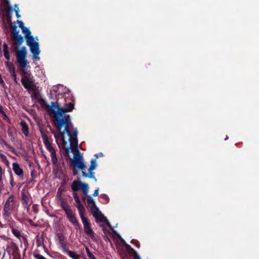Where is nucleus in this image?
<instances>
[{
  "instance_id": "nucleus-40",
  "label": "nucleus",
  "mask_w": 259,
  "mask_h": 259,
  "mask_svg": "<svg viewBox=\"0 0 259 259\" xmlns=\"http://www.w3.org/2000/svg\"><path fill=\"white\" fill-rule=\"evenodd\" d=\"M5 56V58H6L7 60H10V56L9 53L8 54L6 55H5V56Z\"/></svg>"
},
{
  "instance_id": "nucleus-26",
  "label": "nucleus",
  "mask_w": 259,
  "mask_h": 259,
  "mask_svg": "<svg viewBox=\"0 0 259 259\" xmlns=\"http://www.w3.org/2000/svg\"><path fill=\"white\" fill-rule=\"evenodd\" d=\"M33 256L36 259H47L45 257L39 253H34Z\"/></svg>"
},
{
  "instance_id": "nucleus-9",
  "label": "nucleus",
  "mask_w": 259,
  "mask_h": 259,
  "mask_svg": "<svg viewBox=\"0 0 259 259\" xmlns=\"http://www.w3.org/2000/svg\"><path fill=\"white\" fill-rule=\"evenodd\" d=\"M82 224L83 225L84 231L85 234L90 237L93 238L95 237L94 233L91 228V226L90 222L87 218L84 216V214L80 216Z\"/></svg>"
},
{
  "instance_id": "nucleus-21",
  "label": "nucleus",
  "mask_w": 259,
  "mask_h": 259,
  "mask_svg": "<svg viewBox=\"0 0 259 259\" xmlns=\"http://www.w3.org/2000/svg\"><path fill=\"white\" fill-rule=\"evenodd\" d=\"M12 233L18 239H19V240L21 239V238L22 237V235H21V233L19 230H18L15 228H12Z\"/></svg>"
},
{
  "instance_id": "nucleus-38",
  "label": "nucleus",
  "mask_w": 259,
  "mask_h": 259,
  "mask_svg": "<svg viewBox=\"0 0 259 259\" xmlns=\"http://www.w3.org/2000/svg\"><path fill=\"white\" fill-rule=\"evenodd\" d=\"M15 11L16 13V12H18V13H19V9L16 4L15 5Z\"/></svg>"
},
{
  "instance_id": "nucleus-36",
  "label": "nucleus",
  "mask_w": 259,
  "mask_h": 259,
  "mask_svg": "<svg viewBox=\"0 0 259 259\" xmlns=\"http://www.w3.org/2000/svg\"><path fill=\"white\" fill-rule=\"evenodd\" d=\"M88 256L90 257V259H94L95 258V256L92 253H89Z\"/></svg>"
},
{
  "instance_id": "nucleus-45",
  "label": "nucleus",
  "mask_w": 259,
  "mask_h": 259,
  "mask_svg": "<svg viewBox=\"0 0 259 259\" xmlns=\"http://www.w3.org/2000/svg\"><path fill=\"white\" fill-rule=\"evenodd\" d=\"M16 16L18 18H19L20 17V15H19V13H18V12H16Z\"/></svg>"
},
{
  "instance_id": "nucleus-18",
  "label": "nucleus",
  "mask_w": 259,
  "mask_h": 259,
  "mask_svg": "<svg viewBox=\"0 0 259 259\" xmlns=\"http://www.w3.org/2000/svg\"><path fill=\"white\" fill-rule=\"evenodd\" d=\"M23 204L24 207L28 209L29 207L30 206L31 203L29 202V199L28 197L25 195L23 194L22 196Z\"/></svg>"
},
{
  "instance_id": "nucleus-19",
  "label": "nucleus",
  "mask_w": 259,
  "mask_h": 259,
  "mask_svg": "<svg viewBox=\"0 0 259 259\" xmlns=\"http://www.w3.org/2000/svg\"><path fill=\"white\" fill-rule=\"evenodd\" d=\"M64 252L72 259H78L79 256V255L74 251H72L66 249L64 251Z\"/></svg>"
},
{
  "instance_id": "nucleus-10",
  "label": "nucleus",
  "mask_w": 259,
  "mask_h": 259,
  "mask_svg": "<svg viewBox=\"0 0 259 259\" xmlns=\"http://www.w3.org/2000/svg\"><path fill=\"white\" fill-rule=\"evenodd\" d=\"M66 91L67 89H65L62 85L54 86L50 91L51 98H53V95L57 96V95H61L62 94H64L65 95Z\"/></svg>"
},
{
  "instance_id": "nucleus-34",
  "label": "nucleus",
  "mask_w": 259,
  "mask_h": 259,
  "mask_svg": "<svg viewBox=\"0 0 259 259\" xmlns=\"http://www.w3.org/2000/svg\"><path fill=\"white\" fill-rule=\"evenodd\" d=\"M73 198H74L75 200H76V199H79L78 195L77 194V193L75 192V193H73Z\"/></svg>"
},
{
  "instance_id": "nucleus-12",
  "label": "nucleus",
  "mask_w": 259,
  "mask_h": 259,
  "mask_svg": "<svg viewBox=\"0 0 259 259\" xmlns=\"http://www.w3.org/2000/svg\"><path fill=\"white\" fill-rule=\"evenodd\" d=\"M13 165V170L14 171L15 174L19 176L22 177H23V169L20 167L19 164L17 162H14L12 164Z\"/></svg>"
},
{
  "instance_id": "nucleus-5",
  "label": "nucleus",
  "mask_w": 259,
  "mask_h": 259,
  "mask_svg": "<svg viewBox=\"0 0 259 259\" xmlns=\"http://www.w3.org/2000/svg\"><path fill=\"white\" fill-rule=\"evenodd\" d=\"M87 203L89 205V208L93 215L95 218L97 222L105 223L109 227H111L110 223L108 222L107 219L103 215L96 206L94 199L91 196H88L86 199Z\"/></svg>"
},
{
  "instance_id": "nucleus-33",
  "label": "nucleus",
  "mask_w": 259,
  "mask_h": 259,
  "mask_svg": "<svg viewBox=\"0 0 259 259\" xmlns=\"http://www.w3.org/2000/svg\"><path fill=\"white\" fill-rule=\"evenodd\" d=\"M98 194H99V188H97V189H96L93 194V195L94 196H97L98 195Z\"/></svg>"
},
{
  "instance_id": "nucleus-31",
  "label": "nucleus",
  "mask_w": 259,
  "mask_h": 259,
  "mask_svg": "<svg viewBox=\"0 0 259 259\" xmlns=\"http://www.w3.org/2000/svg\"><path fill=\"white\" fill-rule=\"evenodd\" d=\"M0 158L4 162L5 160H6L7 158V156L3 153H0Z\"/></svg>"
},
{
  "instance_id": "nucleus-23",
  "label": "nucleus",
  "mask_w": 259,
  "mask_h": 259,
  "mask_svg": "<svg viewBox=\"0 0 259 259\" xmlns=\"http://www.w3.org/2000/svg\"><path fill=\"white\" fill-rule=\"evenodd\" d=\"M8 65L9 66L10 73H11V75H13V73H16L15 71V67L14 65L11 63H9Z\"/></svg>"
},
{
  "instance_id": "nucleus-8",
  "label": "nucleus",
  "mask_w": 259,
  "mask_h": 259,
  "mask_svg": "<svg viewBox=\"0 0 259 259\" xmlns=\"http://www.w3.org/2000/svg\"><path fill=\"white\" fill-rule=\"evenodd\" d=\"M71 188L72 191L74 192H76L80 189H81L84 195H87L88 193V185L85 183H82L79 180L73 181L71 185Z\"/></svg>"
},
{
  "instance_id": "nucleus-49",
  "label": "nucleus",
  "mask_w": 259,
  "mask_h": 259,
  "mask_svg": "<svg viewBox=\"0 0 259 259\" xmlns=\"http://www.w3.org/2000/svg\"><path fill=\"white\" fill-rule=\"evenodd\" d=\"M50 216H51V217H54V215H50Z\"/></svg>"
},
{
  "instance_id": "nucleus-32",
  "label": "nucleus",
  "mask_w": 259,
  "mask_h": 259,
  "mask_svg": "<svg viewBox=\"0 0 259 259\" xmlns=\"http://www.w3.org/2000/svg\"><path fill=\"white\" fill-rule=\"evenodd\" d=\"M13 78L14 79V82L16 83H18V81L17 80V75L16 73H13V75H12Z\"/></svg>"
},
{
  "instance_id": "nucleus-14",
  "label": "nucleus",
  "mask_w": 259,
  "mask_h": 259,
  "mask_svg": "<svg viewBox=\"0 0 259 259\" xmlns=\"http://www.w3.org/2000/svg\"><path fill=\"white\" fill-rule=\"evenodd\" d=\"M20 125L21 126V131L22 133L26 136H29V127L26 122L22 120L20 122Z\"/></svg>"
},
{
  "instance_id": "nucleus-37",
  "label": "nucleus",
  "mask_w": 259,
  "mask_h": 259,
  "mask_svg": "<svg viewBox=\"0 0 259 259\" xmlns=\"http://www.w3.org/2000/svg\"><path fill=\"white\" fill-rule=\"evenodd\" d=\"M4 162L6 164V165L7 166H9L10 165V162L8 160V158L6 159V160H5L4 161Z\"/></svg>"
},
{
  "instance_id": "nucleus-47",
  "label": "nucleus",
  "mask_w": 259,
  "mask_h": 259,
  "mask_svg": "<svg viewBox=\"0 0 259 259\" xmlns=\"http://www.w3.org/2000/svg\"><path fill=\"white\" fill-rule=\"evenodd\" d=\"M4 171H5V170L3 169L2 167L0 165V172Z\"/></svg>"
},
{
  "instance_id": "nucleus-46",
  "label": "nucleus",
  "mask_w": 259,
  "mask_h": 259,
  "mask_svg": "<svg viewBox=\"0 0 259 259\" xmlns=\"http://www.w3.org/2000/svg\"><path fill=\"white\" fill-rule=\"evenodd\" d=\"M10 183H11V186L13 187V178L11 179Z\"/></svg>"
},
{
  "instance_id": "nucleus-35",
  "label": "nucleus",
  "mask_w": 259,
  "mask_h": 259,
  "mask_svg": "<svg viewBox=\"0 0 259 259\" xmlns=\"http://www.w3.org/2000/svg\"><path fill=\"white\" fill-rule=\"evenodd\" d=\"M125 247H126L127 250H130L134 251V249L131 247V246L130 245L127 244H125Z\"/></svg>"
},
{
  "instance_id": "nucleus-44",
  "label": "nucleus",
  "mask_w": 259,
  "mask_h": 259,
  "mask_svg": "<svg viewBox=\"0 0 259 259\" xmlns=\"http://www.w3.org/2000/svg\"><path fill=\"white\" fill-rule=\"evenodd\" d=\"M62 190L61 189V187H60V188L58 189L57 194H58L59 193L61 194V192H62Z\"/></svg>"
},
{
  "instance_id": "nucleus-39",
  "label": "nucleus",
  "mask_w": 259,
  "mask_h": 259,
  "mask_svg": "<svg viewBox=\"0 0 259 259\" xmlns=\"http://www.w3.org/2000/svg\"><path fill=\"white\" fill-rule=\"evenodd\" d=\"M0 84H4V81L2 77V75L0 74Z\"/></svg>"
},
{
  "instance_id": "nucleus-20",
  "label": "nucleus",
  "mask_w": 259,
  "mask_h": 259,
  "mask_svg": "<svg viewBox=\"0 0 259 259\" xmlns=\"http://www.w3.org/2000/svg\"><path fill=\"white\" fill-rule=\"evenodd\" d=\"M13 36L18 45H21L23 42V38L19 33L16 32Z\"/></svg>"
},
{
  "instance_id": "nucleus-42",
  "label": "nucleus",
  "mask_w": 259,
  "mask_h": 259,
  "mask_svg": "<svg viewBox=\"0 0 259 259\" xmlns=\"http://www.w3.org/2000/svg\"><path fill=\"white\" fill-rule=\"evenodd\" d=\"M134 257L135 259H141L140 256L136 253H135Z\"/></svg>"
},
{
  "instance_id": "nucleus-30",
  "label": "nucleus",
  "mask_w": 259,
  "mask_h": 259,
  "mask_svg": "<svg viewBox=\"0 0 259 259\" xmlns=\"http://www.w3.org/2000/svg\"><path fill=\"white\" fill-rule=\"evenodd\" d=\"M31 176L33 178H35L37 177V172H36V170H35L34 169H33L31 171Z\"/></svg>"
},
{
  "instance_id": "nucleus-3",
  "label": "nucleus",
  "mask_w": 259,
  "mask_h": 259,
  "mask_svg": "<svg viewBox=\"0 0 259 259\" xmlns=\"http://www.w3.org/2000/svg\"><path fill=\"white\" fill-rule=\"evenodd\" d=\"M27 52L25 47H23L21 49L16 52V56L17 60L20 66L23 68L24 75L21 78V82L28 91L34 92L36 90V86L34 83V79L33 75L28 73L24 68L28 65V62L26 59Z\"/></svg>"
},
{
  "instance_id": "nucleus-15",
  "label": "nucleus",
  "mask_w": 259,
  "mask_h": 259,
  "mask_svg": "<svg viewBox=\"0 0 259 259\" xmlns=\"http://www.w3.org/2000/svg\"><path fill=\"white\" fill-rule=\"evenodd\" d=\"M76 205V206L77 208V209L78 210L79 215V216H81L84 214L85 212V209L82 204L81 203V201L79 199H76L75 200Z\"/></svg>"
},
{
  "instance_id": "nucleus-27",
  "label": "nucleus",
  "mask_w": 259,
  "mask_h": 259,
  "mask_svg": "<svg viewBox=\"0 0 259 259\" xmlns=\"http://www.w3.org/2000/svg\"><path fill=\"white\" fill-rule=\"evenodd\" d=\"M1 116L4 120H7L8 122H10V120L8 117L7 116L6 113L5 112H3Z\"/></svg>"
},
{
  "instance_id": "nucleus-29",
  "label": "nucleus",
  "mask_w": 259,
  "mask_h": 259,
  "mask_svg": "<svg viewBox=\"0 0 259 259\" xmlns=\"http://www.w3.org/2000/svg\"><path fill=\"white\" fill-rule=\"evenodd\" d=\"M17 24H18L19 25V26L20 28H21V29L22 30L24 28H25V27L24 26V24L23 23L22 21H19V20H17Z\"/></svg>"
},
{
  "instance_id": "nucleus-41",
  "label": "nucleus",
  "mask_w": 259,
  "mask_h": 259,
  "mask_svg": "<svg viewBox=\"0 0 259 259\" xmlns=\"http://www.w3.org/2000/svg\"><path fill=\"white\" fill-rule=\"evenodd\" d=\"M85 251H86L87 253V254H88V255L89 254V253H91V252H90V250H89V248H88V247H85Z\"/></svg>"
},
{
  "instance_id": "nucleus-43",
  "label": "nucleus",
  "mask_w": 259,
  "mask_h": 259,
  "mask_svg": "<svg viewBox=\"0 0 259 259\" xmlns=\"http://www.w3.org/2000/svg\"><path fill=\"white\" fill-rule=\"evenodd\" d=\"M4 112L3 109V107L2 106H0V114L1 115L2 114V112Z\"/></svg>"
},
{
  "instance_id": "nucleus-50",
  "label": "nucleus",
  "mask_w": 259,
  "mask_h": 259,
  "mask_svg": "<svg viewBox=\"0 0 259 259\" xmlns=\"http://www.w3.org/2000/svg\"><path fill=\"white\" fill-rule=\"evenodd\" d=\"M8 134L9 135H11V133H9Z\"/></svg>"
},
{
  "instance_id": "nucleus-16",
  "label": "nucleus",
  "mask_w": 259,
  "mask_h": 259,
  "mask_svg": "<svg viewBox=\"0 0 259 259\" xmlns=\"http://www.w3.org/2000/svg\"><path fill=\"white\" fill-rule=\"evenodd\" d=\"M61 206L64 210L65 213L72 210L68 204L63 199H61Z\"/></svg>"
},
{
  "instance_id": "nucleus-6",
  "label": "nucleus",
  "mask_w": 259,
  "mask_h": 259,
  "mask_svg": "<svg viewBox=\"0 0 259 259\" xmlns=\"http://www.w3.org/2000/svg\"><path fill=\"white\" fill-rule=\"evenodd\" d=\"M40 132L43 143L45 146V147L50 153L52 163L54 165H57L58 163V158L57 157L56 151L54 148L52 146L51 144L50 143L48 136L42 131H41Z\"/></svg>"
},
{
  "instance_id": "nucleus-22",
  "label": "nucleus",
  "mask_w": 259,
  "mask_h": 259,
  "mask_svg": "<svg viewBox=\"0 0 259 259\" xmlns=\"http://www.w3.org/2000/svg\"><path fill=\"white\" fill-rule=\"evenodd\" d=\"M6 12H7L8 13V16H7V20H8V22H9L10 21H11V16H10V14L12 13L13 12V9H12V7H11V6H9L8 7V8H7L6 9Z\"/></svg>"
},
{
  "instance_id": "nucleus-28",
  "label": "nucleus",
  "mask_w": 259,
  "mask_h": 259,
  "mask_svg": "<svg viewBox=\"0 0 259 259\" xmlns=\"http://www.w3.org/2000/svg\"><path fill=\"white\" fill-rule=\"evenodd\" d=\"M12 28L13 35H14L16 32H18V33H19V31L17 30V27L15 24H13V25L12 26Z\"/></svg>"
},
{
  "instance_id": "nucleus-2",
  "label": "nucleus",
  "mask_w": 259,
  "mask_h": 259,
  "mask_svg": "<svg viewBox=\"0 0 259 259\" xmlns=\"http://www.w3.org/2000/svg\"><path fill=\"white\" fill-rule=\"evenodd\" d=\"M78 131L74 130L73 133L70 135H66L67 139H66V135L60 136V138L56 136L55 137L58 146L63 149L67 154L71 152H74V156L71 159V163L73 167L77 168L82 171L83 177H86L87 166L84 162L82 155L80 154L78 149V140L77 135Z\"/></svg>"
},
{
  "instance_id": "nucleus-4",
  "label": "nucleus",
  "mask_w": 259,
  "mask_h": 259,
  "mask_svg": "<svg viewBox=\"0 0 259 259\" xmlns=\"http://www.w3.org/2000/svg\"><path fill=\"white\" fill-rule=\"evenodd\" d=\"M22 31L25 35L27 45L29 47L30 51L32 53L33 59L35 61L39 60L40 50L38 42L34 40L33 36L31 35V32L26 27Z\"/></svg>"
},
{
  "instance_id": "nucleus-48",
  "label": "nucleus",
  "mask_w": 259,
  "mask_h": 259,
  "mask_svg": "<svg viewBox=\"0 0 259 259\" xmlns=\"http://www.w3.org/2000/svg\"><path fill=\"white\" fill-rule=\"evenodd\" d=\"M228 136H227V137H226V138H225V140H226L227 139H228Z\"/></svg>"
},
{
  "instance_id": "nucleus-24",
  "label": "nucleus",
  "mask_w": 259,
  "mask_h": 259,
  "mask_svg": "<svg viewBox=\"0 0 259 259\" xmlns=\"http://www.w3.org/2000/svg\"><path fill=\"white\" fill-rule=\"evenodd\" d=\"M3 48L4 55V56H5L6 55L8 54L9 53L8 45L5 43L3 45Z\"/></svg>"
},
{
  "instance_id": "nucleus-13",
  "label": "nucleus",
  "mask_w": 259,
  "mask_h": 259,
  "mask_svg": "<svg viewBox=\"0 0 259 259\" xmlns=\"http://www.w3.org/2000/svg\"><path fill=\"white\" fill-rule=\"evenodd\" d=\"M66 215L70 223L73 224L75 226H79V224L78 221L75 217V214L72 212V211H70L66 213Z\"/></svg>"
},
{
  "instance_id": "nucleus-1",
  "label": "nucleus",
  "mask_w": 259,
  "mask_h": 259,
  "mask_svg": "<svg viewBox=\"0 0 259 259\" xmlns=\"http://www.w3.org/2000/svg\"><path fill=\"white\" fill-rule=\"evenodd\" d=\"M65 108L60 107V103L57 100L56 102H52L50 110L51 114H53L56 119L55 124L57 129L59 131L60 136L70 135L73 133L74 130L73 127L70 116L65 113L71 111L74 107L73 98L68 94L67 97H64Z\"/></svg>"
},
{
  "instance_id": "nucleus-25",
  "label": "nucleus",
  "mask_w": 259,
  "mask_h": 259,
  "mask_svg": "<svg viewBox=\"0 0 259 259\" xmlns=\"http://www.w3.org/2000/svg\"><path fill=\"white\" fill-rule=\"evenodd\" d=\"M5 171L0 172V188L1 189L2 187H3V176L4 175Z\"/></svg>"
},
{
  "instance_id": "nucleus-11",
  "label": "nucleus",
  "mask_w": 259,
  "mask_h": 259,
  "mask_svg": "<svg viewBox=\"0 0 259 259\" xmlns=\"http://www.w3.org/2000/svg\"><path fill=\"white\" fill-rule=\"evenodd\" d=\"M97 166V161L96 159H92L91 161V165L88 169V172H86V175H87L85 178L89 177L90 178H93L95 180V181H97L96 179L95 178L94 176L95 173L93 171L94 169L96 168Z\"/></svg>"
},
{
  "instance_id": "nucleus-17",
  "label": "nucleus",
  "mask_w": 259,
  "mask_h": 259,
  "mask_svg": "<svg viewBox=\"0 0 259 259\" xmlns=\"http://www.w3.org/2000/svg\"><path fill=\"white\" fill-rule=\"evenodd\" d=\"M59 241V244L61 245L63 249V251L66 250V243L65 241V237L61 234H58L57 235Z\"/></svg>"
},
{
  "instance_id": "nucleus-7",
  "label": "nucleus",
  "mask_w": 259,
  "mask_h": 259,
  "mask_svg": "<svg viewBox=\"0 0 259 259\" xmlns=\"http://www.w3.org/2000/svg\"><path fill=\"white\" fill-rule=\"evenodd\" d=\"M16 201L13 194L7 199L3 209V216L5 218H9L15 207Z\"/></svg>"
}]
</instances>
